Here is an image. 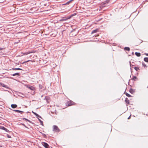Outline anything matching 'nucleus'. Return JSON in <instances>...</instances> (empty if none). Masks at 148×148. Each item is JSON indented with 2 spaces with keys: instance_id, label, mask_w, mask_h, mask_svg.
Listing matches in <instances>:
<instances>
[{
  "instance_id": "1",
  "label": "nucleus",
  "mask_w": 148,
  "mask_h": 148,
  "mask_svg": "<svg viewBox=\"0 0 148 148\" xmlns=\"http://www.w3.org/2000/svg\"><path fill=\"white\" fill-rule=\"evenodd\" d=\"M53 131H56V132H59L60 131V130L56 125H53Z\"/></svg>"
},
{
  "instance_id": "2",
  "label": "nucleus",
  "mask_w": 148,
  "mask_h": 148,
  "mask_svg": "<svg viewBox=\"0 0 148 148\" xmlns=\"http://www.w3.org/2000/svg\"><path fill=\"white\" fill-rule=\"evenodd\" d=\"M42 144L45 148H49V146L47 143L45 142H42Z\"/></svg>"
},
{
  "instance_id": "3",
  "label": "nucleus",
  "mask_w": 148,
  "mask_h": 148,
  "mask_svg": "<svg viewBox=\"0 0 148 148\" xmlns=\"http://www.w3.org/2000/svg\"><path fill=\"white\" fill-rule=\"evenodd\" d=\"M0 84L1 86L3 87H5L7 89H10V88L9 87H8V86L7 85H5L4 84L0 83Z\"/></svg>"
},
{
  "instance_id": "4",
  "label": "nucleus",
  "mask_w": 148,
  "mask_h": 148,
  "mask_svg": "<svg viewBox=\"0 0 148 148\" xmlns=\"http://www.w3.org/2000/svg\"><path fill=\"white\" fill-rule=\"evenodd\" d=\"M0 129L5 130V132H8L9 131L7 128H5L3 126H0Z\"/></svg>"
},
{
  "instance_id": "5",
  "label": "nucleus",
  "mask_w": 148,
  "mask_h": 148,
  "mask_svg": "<svg viewBox=\"0 0 148 148\" xmlns=\"http://www.w3.org/2000/svg\"><path fill=\"white\" fill-rule=\"evenodd\" d=\"M74 102L72 101H68L66 105H67L68 106H70L73 104Z\"/></svg>"
},
{
  "instance_id": "6",
  "label": "nucleus",
  "mask_w": 148,
  "mask_h": 148,
  "mask_svg": "<svg viewBox=\"0 0 148 148\" xmlns=\"http://www.w3.org/2000/svg\"><path fill=\"white\" fill-rule=\"evenodd\" d=\"M109 2V0H107L106 1H105L104 2H103V5H104L103 6H106V4L108 3Z\"/></svg>"
},
{
  "instance_id": "7",
  "label": "nucleus",
  "mask_w": 148,
  "mask_h": 148,
  "mask_svg": "<svg viewBox=\"0 0 148 148\" xmlns=\"http://www.w3.org/2000/svg\"><path fill=\"white\" fill-rule=\"evenodd\" d=\"M32 112L37 117H39V118H41V117L37 113H36V112H34L33 111H32Z\"/></svg>"
},
{
  "instance_id": "8",
  "label": "nucleus",
  "mask_w": 148,
  "mask_h": 148,
  "mask_svg": "<svg viewBox=\"0 0 148 148\" xmlns=\"http://www.w3.org/2000/svg\"><path fill=\"white\" fill-rule=\"evenodd\" d=\"M11 107L13 108H15L17 107V106L15 104H12L11 105Z\"/></svg>"
},
{
  "instance_id": "9",
  "label": "nucleus",
  "mask_w": 148,
  "mask_h": 148,
  "mask_svg": "<svg viewBox=\"0 0 148 148\" xmlns=\"http://www.w3.org/2000/svg\"><path fill=\"white\" fill-rule=\"evenodd\" d=\"M13 111H15L17 112H19V113H21V114H22L24 112L19 110H13Z\"/></svg>"
},
{
  "instance_id": "10",
  "label": "nucleus",
  "mask_w": 148,
  "mask_h": 148,
  "mask_svg": "<svg viewBox=\"0 0 148 148\" xmlns=\"http://www.w3.org/2000/svg\"><path fill=\"white\" fill-rule=\"evenodd\" d=\"M3 48H1L0 47V56L3 55L4 54V52L1 51V50H3Z\"/></svg>"
},
{
  "instance_id": "11",
  "label": "nucleus",
  "mask_w": 148,
  "mask_h": 148,
  "mask_svg": "<svg viewBox=\"0 0 148 148\" xmlns=\"http://www.w3.org/2000/svg\"><path fill=\"white\" fill-rule=\"evenodd\" d=\"M12 70H23V69H22L20 68H12Z\"/></svg>"
},
{
  "instance_id": "12",
  "label": "nucleus",
  "mask_w": 148,
  "mask_h": 148,
  "mask_svg": "<svg viewBox=\"0 0 148 148\" xmlns=\"http://www.w3.org/2000/svg\"><path fill=\"white\" fill-rule=\"evenodd\" d=\"M130 48L128 47H125L124 48V50L125 51H130Z\"/></svg>"
},
{
  "instance_id": "13",
  "label": "nucleus",
  "mask_w": 148,
  "mask_h": 148,
  "mask_svg": "<svg viewBox=\"0 0 148 148\" xmlns=\"http://www.w3.org/2000/svg\"><path fill=\"white\" fill-rule=\"evenodd\" d=\"M12 75L13 76H15L16 75L20 76V73H15L13 74H12Z\"/></svg>"
},
{
  "instance_id": "14",
  "label": "nucleus",
  "mask_w": 148,
  "mask_h": 148,
  "mask_svg": "<svg viewBox=\"0 0 148 148\" xmlns=\"http://www.w3.org/2000/svg\"><path fill=\"white\" fill-rule=\"evenodd\" d=\"M130 92L132 94H133L135 92V90L132 88H131L130 90Z\"/></svg>"
},
{
  "instance_id": "15",
  "label": "nucleus",
  "mask_w": 148,
  "mask_h": 148,
  "mask_svg": "<svg viewBox=\"0 0 148 148\" xmlns=\"http://www.w3.org/2000/svg\"><path fill=\"white\" fill-rule=\"evenodd\" d=\"M98 30V29H95L94 30H92V31L91 34H92L96 33L97 32Z\"/></svg>"
},
{
  "instance_id": "16",
  "label": "nucleus",
  "mask_w": 148,
  "mask_h": 148,
  "mask_svg": "<svg viewBox=\"0 0 148 148\" xmlns=\"http://www.w3.org/2000/svg\"><path fill=\"white\" fill-rule=\"evenodd\" d=\"M135 54L138 57H139L140 56V54L139 52H135Z\"/></svg>"
},
{
  "instance_id": "17",
  "label": "nucleus",
  "mask_w": 148,
  "mask_h": 148,
  "mask_svg": "<svg viewBox=\"0 0 148 148\" xmlns=\"http://www.w3.org/2000/svg\"><path fill=\"white\" fill-rule=\"evenodd\" d=\"M28 88L31 90H34V88L32 86H29Z\"/></svg>"
},
{
  "instance_id": "18",
  "label": "nucleus",
  "mask_w": 148,
  "mask_h": 148,
  "mask_svg": "<svg viewBox=\"0 0 148 148\" xmlns=\"http://www.w3.org/2000/svg\"><path fill=\"white\" fill-rule=\"evenodd\" d=\"M23 120H25V121H28L29 122H30V123H31V121H30L29 120L25 118H23Z\"/></svg>"
},
{
  "instance_id": "19",
  "label": "nucleus",
  "mask_w": 148,
  "mask_h": 148,
  "mask_svg": "<svg viewBox=\"0 0 148 148\" xmlns=\"http://www.w3.org/2000/svg\"><path fill=\"white\" fill-rule=\"evenodd\" d=\"M144 60L145 62H148V58H147V57L145 58L144 59Z\"/></svg>"
},
{
  "instance_id": "20",
  "label": "nucleus",
  "mask_w": 148,
  "mask_h": 148,
  "mask_svg": "<svg viewBox=\"0 0 148 148\" xmlns=\"http://www.w3.org/2000/svg\"><path fill=\"white\" fill-rule=\"evenodd\" d=\"M137 79V77L136 76H134L131 79L135 81Z\"/></svg>"
},
{
  "instance_id": "21",
  "label": "nucleus",
  "mask_w": 148,
  "mask_h": 148,
  "mask_svg": "<svg viewBox=\"0 0 148 148\" xmlns=\"http://www.w3.org/2000/svg\"><path fill=\"white\" fill-rule=\"evenodd\" d=\"M71 17V16H67L66 17H63V18H66V20L69 19Z\"/></svg>"
},
{
  "instance_id": "22",
  "label": "nucleus",
  "mask_w": 148,
  "mask_h": 148,
  "mask_svg": "<svg viewBox=\"0 0 148 148\" xmlns=\"http://www.w3.org/2000/svg\"><path fill=\"white\" fill-rule=\"evenodd\" d=\"M134 69L137 71H138L139 70V68L137 66L135 67H134Z\"/></svg>"
},
{
  "instance_id": "23",
  "label": "nucleus",
  "mask_w": 148,
  "mask_h": 148,
  "mask_svg": "<svg viewBox=\"0 0 148 148\" xmlns=\"http://www.w3.org/2000/svg\"><path fill=\"white\" fill-rule=\"evenodd\" d=\"M125 102L127 104L129 103V100L127 98H125Z\"/></svg>"
},
{
  "instance_id": "24",
  "label": "nucleus",
  "mask_w": 148,
  "mask_h": 148,
  "mask_svg": "<svg viewBox=\"0 0 148 148\" xmlns=\"http://www.w3.org/2000/svg\"><path fill=\"white\" fill-rule=\"evenodd\" d=\"M66 18H63V17L62 18L60 19L59 20V21H66Z\"/></svg>"
},
{
  "instance_id": "25",
  "label": "nucleus",
  "mask_w": 148,
  "mask_h": 148,
  "mask_svg": "<svg viewBox=\"0 0 148 148\" xmlns=\"http://www.w3.org/2000/svg\"><path fill=\"white\" fill-rule=\"evenodd\" d=\"M29 53H30L29 52V51H28V52H25L24 53H23V54L24 55H27Z\"/></svg>"
},
{
  "instance_id": "26",
  "label": "nucleus",
  "mask_w": 148,
  "mask_h": 148,
  "mask_svg": "<svg viewBox=\"0 0 148 148\" xmlns=\"http://www.w3.org/2000/svg\"><path fill=\"white\" fill-rule=\"evenodd\" d=\"M125 95H126V96H127V97H132V96L130 95L127 92L126 93Z\"/></svg>"
},
{
  "instance_id": "27",
  "label": "nucleus",
  "mask_w": 148,
  "mask_h": 148,
  "mask_svg": "<svg viewBox=\"0 0 148 148\" xmlns=\"http://www.w3.org/2000/svg\"><path fill=\"white\" fill-rule=\"evenodd\" d=\"M73 0H70L69 1L67 2L66 3V4H69L71 2V1H72Z\"/></svg>"
},
{
  "instance_id": "28",
  "label": "nucleus",
  "mask_w": 148,
  "mask_h": 148,
  "mask_svg": "<svg viewBox=\"0 0 148 148\" xmlns=\"http://www.w3.org/2000/svg\"><path fill=\"white\" fill-rule=\"evenodd\" d=\"M38 120L40 122V123H42V124H43V121H41V120L40 119H39L38 118Z\"/></svg>"
},
{
  "instance_id": "29",
  "label": "nucleus",
  "mask_w": 148,
  "mask_h": 148,
  "mask_svg": "<svg viewBox=\"0 0 148 148\" xmlns=\"http://www.w3.org/2000/svg\"><path fill=\"white\" fill-rule=\"evenodd\" d=\"M142 65L143 66H146V65H145V63L144 62H143L142 63Z\"/></svg>"
},
{
  "instance_id": "30",
  "label": "nucleus",
  "mask_w": 148,
  "mask_h": 148,
  "mask_svg": "<svg viewBox=\"0 0 148 148\" xmlns=\"http://www.w3.org/2000/svg\"><path fill=\"white\" fill-rule=\"evenodd\" d=\"M7 136L8 138H11V136L10 135L8 134H7Z\"/></svg>"
},
{
  "instance_id": "31",
  "label": "nucleus",
  "mask_w": 148,
  "mask_h": 148,
  "mask_svg": "<svg viewBox=\"0 0 148 148\" xmlns=\"http://www.w3.org/2000/svg\"><path fill=\"white\" fill-rule=\"evenodd\" d=\"M21 124L23 126H24L26 128H27V127L24 124L22 123Z\"/></svg>"
},
{
  "instance_id": "32",
  "label": "nucleus",
  "mask_w": 148,
  "mask_h": 148,
  "mask_svg": "<svg viewBox=\"0 0 148 148\" xmlns=\"http://www.w3.org/2000/svg\"><path fill=\"white\" fill-rule=\"evenodd\" d=\"M30 53H34L35 52V51H29Z\"/></svg>"
},
{
  "instance_id": "33",
  "label": "nucleus",
  "mask_w": 148,
  "mask_h": 148,
  "mask_svg": "<svg viewBox=\"0 0 148 148\" xmlns=\"http://www.w3.org/2000/svg\"><path fill=\"white\" fill-rule=\"evenodd\" d=\"M30 61V60H27V61H25V62H23L22 63L23 64V63H26V62H28L29 61Z\"/></svg>"
},
{
  "instance_id": "34",
  "label": "nucleus",
  "mask_w": 148,
  "mask_h": 148,
  "mask_svg": "<svg viewBox=\"0 0 148 148\" xmlns=\"http://www.w3.org/2000/svg\"><path fill=\"white\" fill-rule=\"evenodd\" d=\"M130 116H131V115H130L128 117V118H127V119H130Z\"/></svg>"
},
{
  "instance_id": "35",
  "label": "nucleus",
  "mask_w": 148,
  "mask_h": 148,
  "mask_svg": "<svg viewBox=\"0 0 148 148\" xmlns=\"http://www.w3.org/2000/svg\"><path fill=\"white\" fill-rule=\"evenodd\" d=\"M145 55H146L147 56H148V53H145Z\"/></svg>"
},
{
  "instance_id": "36",
  "label": "nucleus",
  "mask_w": 148,
  "mask_h": 148,
  "mask_svg": "<svg viewBox=\"0 0 148 148\" xmlns=\"http://www.w3.org/2000/svg\"><path fill=\"white\" fill-rule=\"evenodd\" d=\"M75 14H72V15H71V16H74Z\"/></svg>"
},
{
  "instance_id": "37",
  "label": "nucleus",
  "mask_w": 148,
  "mask_h": 148,
  "mask_svg": "<svg viewBox=\"0 0 148 148\" xmlns=\"http://www.w3.org/2000/svg\"><path fill=\"white\" fill-rule=\"evenodd\" d=\"M66 4H66V3H64V4H63L62 5H66Z\"/></svg>"
},
{
  "instance_id": "38",
  "label": "nucleus",
  "mask_w": 148,
  "mask_h": 148,
  "mask_svg": "<svg viewBox=\"0 0 148 148\" xmlns=\"http://www.w3.org/2000/svg\"><path fill=\"white\" fill-rule=\"evenodd\" d=\"M130 62V65H131V62Z\"/></svg>"
},
{
  "instance_id": "39",
  "label": "nucleus",
  "mask_w": 148,
  "mask_h": 148,
  "mask_svg": "<svg viewBox=\"0 0 148 148\" xmlns=\"http://www.w3.org/2000/svg\"><path fill=\"white\" fill-rule=\"evenodd\" d=\"M2 147V146L0 145V147Z\"/></svg>"
},
{
  "instance_id": "40",
  "label": "nucleus",
  "mask_w": 148,
  "mask_h": 148,
  "mask_svg": "<svg viewBox=\"0 0 148 148\" xmlns=\"http://www.w3.org/2000/svg\"><path fill=\"white\" fill-rule=\"evenodd\" d=\"M41 123V125H42L43 124H42V123Z\"/></svg>"
}]
</instances>
